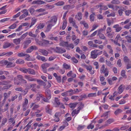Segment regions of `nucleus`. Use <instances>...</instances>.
<instances>
[{"label":"nucleus","mask_w":131,"mask_h":131,"mask_svg":"<svg viewBox=\"0 0 131 131\" xmlns=\"http://www.w3.org/2000/svg\"><path fill=\"white\" fill-rule=\"evenodd\" d=\"M75 94V93L73 92V90L72 89H70L68 91L62 93L61 94L62 96L66 97L68 96H71Z\"/></svg>","instance_id":"1"},{"label":"nucleus","mask_w":131,"mask_h":131,"mask_svg":"<svg viewBox=\"0 0 131 131\" xmlns=\"http://www.w3.org/2000/svg\"><path fill=\"white\" fill-rule=\"evenodd\" d=\"M57 20V17L55 16H53L51 17L50 20L48 21L47 22V23H51L54 25L56 23Z\"/></svg>","instance_id":"2"},{"label":"nucleus","mask_w":131,"mask_h":131,"mask_svg":"<svg viewBox=\"0 0 131 131\" xmlns=\"http://www.w3.org/2000/svg\"><path fill=\"white\" fill-rule=\"evenodd\" d=\"M98 51H99V50L97 49L92 51L91 53V58L93 59L96 58L97 56V52Z\"/></svg>","instance_id":"3"},{"label":"nucleus","mask_w":131,"mask_h":131,"mask_svg":"<svg viewBox=\"0 0 131 131\" xmlns=\"http://www.w3.org/2000/svg\"><path fill=\"white\" fill-rule=\"evenodd\" d=\"M54 51L59 53H62L65 52H66V50L64 49L57 47H56L54 49Z\"/></svg>","instance_id":"4"},{"label":"nucleus","mask_w":131,"mask_h":131,"mask_svg":"<svg viewBox=\"0 0 131 131\" xmlns=\"http://www.w3.org/2000/svg\"><path fill=\"white\" fill-rule=\"evenodd\" d=\"M69 21L70 23L72 24L73 27L76 28H78V26L76 24L75 21L73 19L72 17H70L69 19Z\"/></svg>","instance_id":"5"},{"label":"nucleus","mask_w":131,"mask_h":131,"mask_svg":"<svg viewBox=\"0 0 131 131\" xmlns=\"http://www.w3.org/2000/svg\"><path fill=\"white\" fill-rule=\"evenodd\" d=\"M37 47L36 46H31L26 50V52L27 53H31L34 50H37Z\"/></svg>","instance_id":"6"},{"label":"nucleus","mask_w":131,"mask_h":131,"mask_svg":"<svg viewBox=\"0 0 131 131\" xmlns=\"http://www.w3.org/2000/svg\"><path fill=\"white\" fill-rule=\"evenodd\" d=\"M125 88V86L124 85L122 84L118 88V91L117 92V93L118 94H121L124 90Z\"/></svg>","instance_id":"7"},{"label":"nucleus","mask_w":131,"mask_h":131,"mask_svg":"<svg viewBox=\"0 0 131 131\" xmlns=\"http://www.w3.org/2000/svg\"><path fill=\"white\" fill-rule=\"evenodd\" d=\"M45 94L46 97L48 99H50L51 97V94L50 91L49 89H46L45 90Z\"/></svg>","instance_id":"8"},{"label":"nucleus","mask_w":131,"mask_h":131,"mask_svg":"<svg viewBox=\"0 0 131 131\" xmlns=\"http://www.w3.org/2000/svg\"><path fill=\"white\" fill-rule=\"evenodd\" d=\"M25 78L27 79L28 81H36V78H33L31 77L29 75H25Z\"/></svg>","instance_id":"9"},{"label":"nucleus","mask_w":131,"mask_h":131,"mask_svg":"<svg viewBox=\"0 0 131 131\" xmlns=\"http://www.w3.org/2000/svg\"><path fill=\"white\" fill-rule=\"evenodd\" d=\"M30 38L25 41L24 42V48H27L28 45L31 42V40L30 39Z\"/></svg>","instance_id":"10"},{"label":"nucleus","mask_w":131,"mask_h":131,"mask_svg":"<svg viewBox=\"0 0 131 131\" xmlns=\"http://www.w3.org/2000/svg\"><path fill=\"white\" fill-rule=\"evenodd\" d=\"M44 42H43L42 46H46L49 44H53V43L52 42L47 40H43Z\"/></svg>","instance_id":"11"},{"label":"nucleus","mask_w":131,"mask_h":131,"mask_svg":"<svg viewBox=\"0 0 131 131\" xmlns=\"http://www.w3.org/2000/svg\"><path fill=\"white\" fill-rule=\"evenodd\" d=\"M74 7L73 5H67L63 7V9L65 10H69L73 8Z\"/></svg>","instance_id":"12"},{"label":"nucleus","mask_w":131,"mask_h":131,"mask_svg":"<svg viewBox=\"0 0 131 131\" xmlns=\"http://www.w3.org/2000/svg\"><path fill=\"white\" fill-rule=\"evenodd\" d=\"M47 23V26L46 29L45 30L46 32H48L50 30L52 27L54 25H53V24L51 23Z\"/></svg>","instance_id":"13"},{"label":"nucleus","mask_w":131,"mask_h":131,"mask_svg":"<svg viewBox=\"0 0 131 131\" xmlns=\"http://www.w3.org/2000/svg\"><path fill=\"white\" fill-rule=\"evenodd\" d=\"M75 18L78 20L80 21L82 19V14L81 12H78L75 15Z\"/></svg>","instance_id":"14"},{"label":"nucleus","mask_w":131,"mask_h":131,"mask_svg":"<svg viewBox=\"0 0 131 131\" xmlns=\"http://www.w3.org/2000/svg\"><path fill=\"white\" fill-rule=\"evenodd\" d=\"M113 28L115 29V31L116 32H119L122 29V27H120L118 24L114 25L113 26Z\"/></svg>","instance_id":"15"},{"label":"nucleus","mask_w":131,"mask_h":131,"mask_svg":"<svg viewBox=\"0 0 131 131\" xmlns=\"http://www.w3.org/2000/svg\"><path fill=\"white\" fill-rule=\"evenodd\" d=\"M23 11H24L25 12V13H24L23 14H22L20 16L19 18L20 19H21L25 17H26L28 15V12L27 11V10L26 9H24L23 10Z\"/></svg>","instance_id":"16"},{"label":"nucleus","mask_w":131,"mask_h":131,"mask_svg":"<svg viewBox=\"0 0 131 131\" xmlns=\"http://www.w3.org/2000/svg\"><path fill=\"white\" fill-rule=\"evenodd\" d=\"M36 81H37L38 84L40 86L43 85L45 86L46 85L45 83L41 80L37 79H36Z\"/></svg>","instance_id":"17"},{"label":"nucleus","mask_w":131,"mask_h":131,"mask_svg":"<svg viewBox=\"0 0 131 131\" xmlns=\"http://www.w3.org/2000/svg\"><path fill=\"white\" fill-rule=\"evenodd\" d=\"M125 10V9L124 7H121V8L120 9L118 10V12L120 16H122V14L123 13V11H124Z\"/></svg>","instance_id":"18"},{"label":"nucleus","mask_w":131,"mask_h":131,"mask_svg":"<svg viewBox=\"0 0 131 131\" xmlns=\"http://www.w3.org/2000/svg\"><path fill=\"white\" fill-rule=\"evenodd\" d=\"M114 121V120L113 118H110L108 119L105 122L104 126H107L108 124H110L111 123L113 122Z\"/></svg>","instance_id":"19"},{"label":"nucleus","mask_w":131,"mask_h":131,"mask_svg":"<svg viewBox=\"0 0 131 131\" xmlns=\"http://www.w3.org/2000/svg\"><path fill=\"white\" fill-rule=\"evenodd\" d=\"M39 51L42 53L43 55L45 56H47L48 53V52L45 49H39Z\"/></svg>","instance_id":"20"},{"label":"nucleus","mask_w":131,"mask_h":131,"mask_svg":"<svg viewBox=\"0 0 131 131\" xmlns=\"http://www.w3.org/2000/svg\"><path fill=\"white\" fill-rule=\"evenodd\" d=\"M28 73L29 74L35 75L36 74L35 71L33 69L30 68H28Z\"/></svg>","instance_id":"21"},{"label":"nucleus","mask_w":131,"mask_h":131,"mask_svg":"<svg viewBox=\"0 0 131 131\" xmlns=\"http://www.w3.org/2000/svg\"><path fill=\"white\" fill-rule=\"evenodd\" d=\"M36 58L38 59L41 60L43 62H46L47 61L45 57L43 56L38 55L37 57Z\"/></svg>","instance_id":"22"},{"label":"nucleus","mask_w":131,"mask_h":131,"mask_svg":"<svg viewBox=\"0 0 131 131\" xmlns=\"http://www.w3.org/2000/svg\"><path fill=\"white\" fill-rule=\"evenodd\" d=\"M15 66V64L13 63V62H8V63L6 66L7 68H10L12 67H13Z\"/></svg>","instance_id":"23"},{"label":"nucleus","mask_w":131,"mask_h":131,"mask_svg":"<svg viewBox=\"0 0 131 131\" xmlns=\"http://www.w3.org/2000/svg\"><path fill=\"white\" fill-rule=\"evenodd\" d=\"M13 45L12 43H10L8 42H5L3 46V48L4 49L8 48Z\"/></svg>","instance_id":"24"},{"label":"nucleus","mask_w":131,"mask_h":131,"mask_svg":"<svg viewBox=\"0 0 131 131\" xmlns=\"http://www.w3.org/2000/svg\"><path fill=\"white\" fill-rule=\"evenodd\" d=\"M59 112L56 113L54 115L55 119L54 120L55 121L58 122L59 121Z\"/></svg>","instance_id":"25"},{"label":"nucleus","mask_w":131,"mask_h":131,"mask_svg":"<svg viewBox=\"0 0 131 131\" xmlns=\"http://www.w3.org/2000/svg\"><path fill=\"white\" fill-rule=\"evenodd\" d=\"M21 40V39L19 38L13 40V42L16 45H18L20 44Z\"/></svg>","instance_id":"26"},{"label":"nucleus","mask_w":131,"mask_h":131,"mask_svg":"<svg viewBox=\"0 0 131 131\" xmlns=\"http://www.w3.org/2000/svg\"><path fill=\"white\" fill-rule=\"evenodd\" d=\"M16 63L17 64H22L24 63V61L22 59H19L16 60Z\"/></svg>","instance_id":"27"},{"label":"nucleus","mask_w":131,"mask_h":131,"mask_svg":"<svg viewBox=\"0 0 131 131\" xmlns=\"http://www.w3.org/2000/svg\"><path fill=\"white\" fill-rule=\"evenodd\" d=\"M97 35L100 39L106 40L105 37L103 34L101 33H98Z\"/></svg>","instance_id":"28"},{"label":"nucleus","mask_w":131,"mask_h":131,"mask_svg":"<svg viewBox=\"0 0 131 131\" xmlns=\"http://www.w3.org/2000/svg\"><path fill=\"white\" fill-rule=\"evenodd\" d=\"M50 65L49 64L46 63L44 64H42L41 67L42 69H46L47 68L49 67Z\"/></svg>","instance_id":"29"},{"label":"nucleus","mask_w":131,"mask_h":131,"mask_svg":"<svg viewBox=\"0 0 131 131\" xmlns=\"http://www.w3.org/2000/svg\"><path fill=\"white\" fill-rule=\"evenodd\" d=\"M77 103H71L69 104V107L72 109H73L76 106Z\"/></svg>","instance_id":"30"},{"label":"nucleus","mask_w":131,"mask_h":131,"mask_svg":"<svg viewBox=\"0 0 131 131\" xmlns=\"http://www.w3.org/2000/svg\"><path fill=\"white\" fill-rule=\"evenodd\" d=\"M123 112V111L120 109H118L114 112V114L116 115H117Z\"/></svg>","instance_id":"31"},{"label":"nucleus","mask_w":131,"mask_h":131,"mask_svg":"<svg viewBox=\"0 0 131 131\" xmlns=\"http://www.w3.org/2000/svg\"><path fill=\"white\" fill-rule=\"evenodd\" d=\"M59 45L61 46L67 47L68 45V42L64 41L61 42L59 43Z\"/></svg>","instance_id":"32"},{"label":"nucleus","mask_w":131,"mask_h":131,"mask_svg":"<svg viewBox=\"0 0 131 131\" xmlns=\"http://www.w3.org/2000/svg\"><path fill=\"white\" fill-rule=\"evenodd\" d=\"M83 66L85 68L88 70H89V71H91L92 70V67L91 66H87L86 64H84Z\"/></svg>","instance_id":"33"},{"label":"nucleus","mask_w":131,"mask_h":131,"mask_svg":"<svg viewBox=\"0 0 131 131\" xmlns=\"http://www.w3.org/2000/svg\"><path fill=\"white\" fill-rule=\"evenodd\" d=\"M80 24L83 25L84 27L86 28H88V24L86 23L84 21H80Z\"/></svg>","instance_id":"34"},{"label":"nucleus","mask_w":131,"mask_h":131,"mask_svg":"<svg viewBox=\"0 0 131 131\" xmlns=\"http://www.w3.org/2000/svg\"><path fill=\"white\" fill-rule=\"evenodd\" d=\"M107 47L109 50V53L113 54V51L111 46L110 45H108L107 46Z\"/></svg>","instance_id":"35"},{"label":"nucleus","mask_w":131,"mask_h":131,"mask_svg":"<svg viewBox=\"0 0 131 131\" xmlns=\"http://www.w3.org/2000/svg\"><path fill=\"white\" fill-rule=\"evenodd\" d=\"M36 84H32L30 86L31 88H32V90L33 91L36 92Z\"/></svg>","instance_id":"36"},{"label":"nucleus","mask_w":131,"mask_h":131,"mask_svg":"<svg viewBox=\"0 0 131 131\" xmlns=\"http://www.w3.org/2000/svg\"><path fill=\"white\" fill-rule=\"evenodd\" d=\"M37 20L35 18H33L31 19V22L30 25V26L29 27L30 28L36 22Z\"/></svg>","instance_id":"37"},{"label":"nucleus","mask_w":131,"mask_h":131,"mask_svg":"<svg viewBox=\"0 0 131 131\" xmlns=\"http://www.w3.org/2000/svg\"><path fill=\"white\" fill-rule=\"evenodd\" d=\"M114 33L113 32L109 33L107 34V36L110 38H112L114 37Z\"/></svg>","instance_id":"38"},{"label":"nucleus","mask_w":131,"mask_h":131,"mask_svg":"<svg viewBox=\"0 0 131 131\" xmlns=\"http://www.w3.org/2000/svg\"><path fill=\"white\" fill-rule=\"evenodd\" d=\"M79 112L78 111L77 109H75L72 111L71 113V115L72 116H73L75 114H77Z\"/></svg>","instance_id":"39"},{"label":"nucleus","mask_w":131,"mask_h":131,"mask_svg":"<svg viewBox=\"0 0 131 131\" xmlns=\"http://www.w3.org/2000/svg\"><path fill=\"white\" fill-rule=\"evenodd\" d=\"M63 68L66 69H69L70 67V65H68L65 63L63 64Z\"/></svg>","instance_id":"40"},{"label":"nucleus","mask_w":131,"mask_h":131,"mask_svg":"<svg viewBox=\"0 0 131 131\" xmlns=\"http://www.w3.org/2000/svg\"><path fill=\"white\" fill-rule=\"evenodd\" d=\"M123 60L125 63H128L130 61V60L127 56H124V57Z\"/></svg>","instance_id":"41"},{"label":"nucleus","mask_w":131,"mask_h":131,"mask_svg":"<svg viewBox=\"0 0 131 131\" xmlns=\"http://www.w3.org/2000/svg\"><path fill=\"white\" fill-rule=\"evenodd\" d=\"M108 73L109 71L107 68L105 69L103 72V73H105V77H107L108 75Z\"/></svg>","instance_id":"42"},{"label":"nucleus","mask_w":131,"mask_h":131,"mask_svg":"<svg viewBox=\"0 0 131 131\" xmlns=\"http://www.w3.org/2000/svg\"><path fill=\"white\" fill-rule=\"evenodd\" d=\"M17 26V25L16 23H14L11 25H10L8 28L9 29H13L15 28Z\"/></svg>","instance_id":"43"},{"label":"nucleus","mask_w":131,"mask_h":131,"mask_svg":"<svg viewBox=\"0 0 131 131\" xmlns=\"http://www.w3.org/2000/svg\"><path fill=\"white\" fill-rule=\"evenodd\" d=\"M128 42L131 43V35H128L125 37Z\"/></svg>","instance_id":"44"},{"label":"nucleus","mask_w":131,"mask_h":131,"mask_svg":"<svg viewBox=\"0 0 131 131\" xmlns=\"http://www.w3.org/2000/svg\"><path fill=\"white\" fill-rule=\"evenodd\" d=\"M17 77H15L14 79V82L15 84L19 85L20 84V82L17 80Z\"/></svg>","instance_id":"45"},{"label":"nucleus","mask_w":131,"mask_h":131,"mask_svg":"<svg viewBox=\"0 0 131 131\" xmlns=\"http://www.w3.org/2000/svg\"><path fill=\"white\" fill-rule=\"evenodd\" d=\"M84 104L81 103V105L77 108V110L79 112L80 110L82 109L84 107Z\"/></svg>","instance_id":"46"},{"label":"nucleus","mask_w":131,"mask_h":131,"mask_svg":"<svg viewBox=\"0 0 131 131\" xmlns=\"http://www.w3.org/2000/svg\"><path fill=\"white\" fill-rule=\"evenodd\" d=\"M20 70L24 73H26L28 72V69H26L25 68H21L20 69Z\"/></svg>","instance_id":"47"},{"label":"nucleus","mask_w":131,"mask_h":131,"mask_svg":"<svg viewBox=\"0 0 131 131\" xmlns=\"http://www.w3.org/2000/svg\"><path fill=\"white\" fill-rule=\"evenodd\" d=\"M28 34V32H26L24 34L21 35L20 38H19L21 40L24 39L27 36Z\"/></svg>","instance_id":"48"},{"label":"nucleus","mask_w":131,"mask_h":131,"mask_svg":"<svg viewBox=\"0 0 131 131\" xmlns=\"http://www.w3.org/2000/svg\"><path fill=\"white\" fill-rule=\"evenodd\" d=\"M95 14L94 13L91 14L90 16V20L91 21H93L94 20V16Z\"/></svg>","instance_id":"49"},{"label":"nucleus","mask_w":131,"mask_h":131,"mask_svg":"<svg viewBox=\"0 0 131 131\" xmlns=\"http://www.w3.org/2000/svg\"><path fill=\"white\" fill-rule=\"evenodd\" d=\"M96 96V93H91L89 94L88 95V97H95Z\"/></svg>","instance_id":"50"},{"label":"nucleus","mask_w":131,"mask_h":131,"mask_svg":"<svg viewBox=\"0 0 131 131\" xmlns=\"http://www.w3.org/2000/svg\"><path fill=\"white\" fill-rule=\"evenodd\" d=\"M85 126L84 125H79L77 128V130H82L84 128Z\"/></svg>","instance_id":"51"},{"label":"nucleus","mask_w":131,"mask_h":131,"mask_svg":"<svg viewBox=\"0 0 131 131\" xmlns=\"http://www.w3.org/2000/svg\"><path fill=\"white\" fill-rule=\"evenodd\" d=\"M45 25L44 23L40 24L37 27L38 29H41L43 28L45 26Z\"/></svg>","instance_id":"52"},{"label":"nucleus","mask_w":131,"mask_h":131,"mask_svg":"<svg viewBox=\"0 0 131 131\" xmlns=\"http://www.w3.org/2000/svg\"><path fill=\"white\" fill-rule=\"evenodd\" d=\"M8 63V61L6 60H3L1 61L0 63L3 64V66L7 65Z\"/></svg>","instance_id":"53"},{"label":"nucleus","mask_w":131,"mask_h":131,"mask_svg":"<svg viewBox=\"0 0 131 131\" xmlns=\"http://www.w3.org/2000/svg\"><path fill=\"white\" fill-rule=\"evenodd\" d=\"M27 55L25 53H24L23 52H21L19 53L18 54V56L19 57H22L24 56H25Z\"/></svg>","instance_id":"54"},{"label":"nucleus","mask_w":131,"mask_h":131,"mask_svg":"<svg viewBox=\"0 0 131 131\" xmlns=\"http://www.w3.org/2000/svg\"><path fill=\"white\" fill-rule=\"evenodd\" d=\"M111 3L115 4H118L120 3V2L118 0H113L111 1Z\"/></svg>","instance_id":"55"},{"label":"nucleus","mask_w":131,"mask_h":131,"mask_svg":"<svg viewBox=\"0 0 131 131\" xmlns=\"http://www.w3.org/2000/svg\"><path fill=\"white\" fill-rule=\"evenodd\" d=\"M67 22L66 20H64L63 24V25L62 27V28L63 29H64L67 26Z\"/></svg>","instance_id":"56"},{"label":"nucleus","mask_w":131,"mask_h":131,"mask_svg":"<svg viewBox=\"0 0 131 131\" xmlns=\"http://www.w3.org/2000/svg\"><path fill=\"white\" fill-rule=\"evenodd\" d=\"M7 121V119L6 118H4L3 119V121L2 122V123L1 124V126H3L4 125L5 123H6Z\"/></svg>","instance_id":"57"},{"label":"nucleus","mask_w":131,"mask_h":131,"mask_svg":"<svg viewBox=\"0 0 131 131\" xmlns=\"http://www.w3.org/2000/svg\"><path fill=\"white\" fill-rule=\"evenodd\" d=\"M117 64L119 67H120L122 66V63H121V59H119L118 60L117 62Z\"/></svg>","instance_id":"58"},{"label":"nucleus","mask_w":131,"mask_h":131,"mask_svg":"<svg viewBox=\"0 0 131 131\" xmlns=\"http://www.w3.org/2000/svg\"><path fill=\"white\" fill-rule=\"evenodd\" d=\"M3 96L4 97V99L3 100L5 101H6V99L8 98V97H9L8 95L6 93H4V94Z\"/></svg>","instance_id":"59"},{"label":"nucleus","mask_w":131,"mask_h":131,"mask_svg":"<svg viewBox=\"0 0 131 131\" xmlns=\"http://www.w3.org/2000/svg\"><path fill=\"white\" fill-rule=\"evenodd\" d=\"M54 101L58 105H60V103L59 102V100L57 98L55 97Z\"/></svg>","instance_id":"60"},{"label":"nucleus","mask_w":131,"mask_h":131,"mask_svg":"<svg viewBox=\"0 0 131 131\" xmlns=\"http://www.w3.org/2000/svg\"><path fill=\"white\" fill-rule=\"evenodd\" d=\"M17 78L20 81H21L23 79V76L20 75H18L17 76Z\"/></svg>","instance_id":"61"},{"label":"nucleus","mask_w":131,"mask_h":131,"mask_svg":"<svg viewBox=\"0 0 131 131\" xmlns=\"http://www.w3.org/2000/svg\"><path fill=\"white\" fill-rule=\"evenodd\" d=\"M12 86V85H7L6 86H4L3 87L2 89L3 90L8 89L9 88H10Z\"/></svg>","instance_id":"62"},{"label":"nucleus","mask_w":131,"mask_h":131,"mask_svg":"<svg viewBox=\"0 0 131 131\" xmlns=\"http://www.w3.org/2000/svg\"><path fill=\"white\" fill-rule=\"evenodd\" d=\"M21 91L22 93V94L24 95L27 93L28 92V90L27 89H26L24 90Z\"/></svg>","instance_id":"63"},{"label":"nucleus","mask_w":131,"mask_h":131,"mask_svg":"<svg viewBox=\"0 0 131 131\" xmlns=\"http://www.w3.org/2000/svg\"><path fill=\"white\" fill-rule=\"evenodd\" d=\"M125 14L126 16H128L130 14H131V10H128L125 12Z\"/></svg>","instance_id":"64"}]
</instances>
